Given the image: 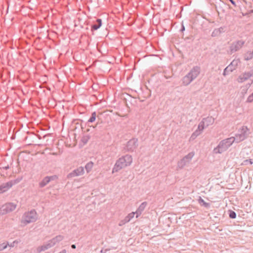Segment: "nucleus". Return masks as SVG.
Returning a JSON list of instances; mask_svg holds the SVG:
<instances>
[{
	"mask_svg": "<svg viewBox=\"0 0 253 253\" xmlns=\"http://www.w3.org/2000/svg\"><path fill=\"white\" fill-rule=\"evenodd\" d=\"M132 162V158L131 155L126 154L120 158L116 162L113 169L112 173L119 171L121 169L129 166Z\"/></svg>",
	"mask_w": 253,
	"mask_h": 253,
	"instance_id": "1",
	"label": "nucleus"
},
{
	"mask_svg": "<svg viewBox=\"0 0 253 253\" xmlns=\"http://www.w3.org/2000/svg\"><path fill=\"white\" fill-rule=\"evenodd\" d=\"M201 72L200 67L196 66L193 67L190 71L181 80L183 85L187 86L195 80L199 75Z\"/></svg>",
	"mask_w": 253,
	"mask_h": 253,
	"instance_id": "2",
	"label": "nucleus"
},
{
	"mask_svg": "<svg viewBox=\"0 0 253 253\" xmlns=\"http://www.w3.org/2000/svg\"><path fill=\"white\" fill-rule=\"evenodd\" d=\"M38 219V215L35 210H31L24 213L22 215L20 222L22 226H25L29 223L36 222Z\"/></svg>",
	"mask_w": 253,
	"mask_h": 253,
	"instance_id": "3",
	"label": "nucleus"
},
{
	"mask_svg": "<svg viewBox=\"0 0 253 253\" xmlns=\"http://www.w3.org/2000/svg\"><path fill=\"white\" fill-rule=\"evenodd\" d=\"M234 142L235 139L231 137L221 140L217 147L214 148L213 150V153L215 154H221L225 152Z\"/></svg>",
	"mask_w": 253,
	"mask_h": 253,
	"instance_id": "4",
	"label": "nucleus"
},
{
	"mask_svg": "<svg viewBox=\"0 0 253 253\" xmlns=\"http://www.w3.org/2000/svg\"><path fill=\"white\" fill-rule=\"evenodd\" d=\"M16 205L12 203H6L0 207V215L5 214L15 210Z\"/></svg>",
	"mask_w": 253,
	"mask_h": 253,
	"instance_id": "5",
	"label": "nucleus"
},
{
	"mask_svg": "<svg viewBox=\"0 0 253 253\" xmlns=\"http://www.w3.org/2000/svg\"><path fill=\"white\" fill-rule=\"evenodd\" d=\"M195 155L193 152H190L187 155L184 156L181 160H180L177 163V166L180 169H182L188 165L192 160L193 157Z\"/></svg>",
	"mask_w": 253,
	"mask_h": 253,
	"instance_id": "6",
	"label": "nucleus"
},
{
	"mask_svg": "<svg viewBox=\"0 0 253 253\" xmlns=\"http://www.w3.org/2000/svg\"><path fill=\"white\" fill-rule=\"evenodd\" d=\"M248 128L246 126H243L241 130L240 133L237 134L235 137H232L235 139V142L239 143L245 140L248 135Z\"/></svg>",
	"mask_w": 253,
	"mask_h": 253,
	"instance_id": "7",
	"label": "nucleus"
},
{
	"mask_svg": "<svg viewBox=\"0 0 253 253\" xmlns=\"http://www.w3.org/2000/svg\"><path fill=\"white\" fill-rule=\"evenodd\" d=\"M19 180H11L7 182L2 183L0 185V194H1L3 192L7 191L9 189H10L13 185L17 183Z\"/></svg>",
	"mask_w": 253,
	"mask_h": 253,
	"instance_id": "8",
	"label": "nucleus"
},
{
	"mask_svg": "<svg viewBox=\"0 0 253 253\" xmlns=\"http://www.w3.org/2000/svg\"><path fill=\"white\" fill-rule=\"evenodd\" d=\"M245 42L242 40H240L233 42L230 46V50L231 53H234L238 51L243 46Z\"/></svg>",
	"mask_w": 253,
	"mask_h": 253,
	"instance_id": "9",
	"label": "nucleus"
},
{
	"mask_svg": "<svg viewBox=\"0 0 253 253\" xmlns=\"http://www.w3.org/2000/svg\"><path fill=\"white\" fill-rule=\"evenodd\" d=\"M137 141V139L135 138H132L129 140L125 147L126 150L129 152L133 151L138 145Z\"/></svg>",
	"mask_w": 253,
	"mask_h": 253,
	"instance_id": "10",
	"label": "nucleus"
},
{
	"mask_svg": "<svg viewBox=\"0 0 253 253\" xmlns=\"http://www.w3.org/2000/svg\"><path fill=\"white\" fill-rule=\"evenodd\" d=\"M253 76V70L249 72H245L241 74L237 79V82L239 83H242L247 81Z\"/></svg>",
	"mask_w": 253,
	"mask_h": 253,
	"instance_id": "11",
	"label": "nucleus"
},
{
	"mask_svg": "<svg viewBox=\"0 0 253 253\" xmlns=\"http://www.w3.org/2000/svg\"><path fill=\"white\" fill-rule=\"evenodd\" d=\"M84 169L82 167H80L77 169L74 170L72 172L68 174V178L74 177L75 176H78L82 175L84 174Z\"/></svg>",
	"mask_w": 253,
	"mask_h": 253,
	"instance_id": "12",
	"label": "nucleus"
},
{
	"mask_svg": "<svg viewBox=\"0 0 253 253\" xmlns=\"http://www.w3.org/2000/svg\"><path fill=\"white\" fill-rule=\"evenodd\" d=\"M56 175H53L50 176H45L43 179L39 183L40 187L42 188L46 186L50 181L55 180L57 179Z\"/></svg>",
	"mask_w": 253,
	"mask_h": 253,
	"instance_id": "13",
	"label": "nucleus"
},
{
	"mask_svg": "<svg viewBox=\"0 0 253 253\" xmlns=\"http://www.w3.org/2000/svg\"><path fill=\"white\" fill-rule=\"evenodd\" d=\"M52 247L51 245L50 244L49 241L46 243L44 244L42 246H39L37 249V251L38 253H40L42 252H44L50 248Z\"/></svg>",
	"mask_w": 253,
	"mask_h": 253,
	"instance_id": "14",
	"label": "nucleus"
},
{
	"mask_svg": "<svg viewBox=\"0 0 253 253\" xmlns=\"http://www.w3.org/2000/svg\"><path fill=\"white\" fill-rule=\"evenodd\" d=\"M240 63V60L239 59H235L227 67L230 69V71L232 72L237 68Z\"/></svg>",
	"mask_w": 253,
	"mask_h": 253,
	"instance_id": "15",
	"label": "nucleus"
},
{
	"mask_svg": "<svg viewBox=\"0 0 253 253\" xmlns=\"http://www.w3.org/2000/svg\"><path fill=\"white\" fill-rule=\"evenodd\" d=\"M147 203L146 202H144L141 204V205L139 206V207L135 211L136 214V218L138 217L141 214L142 212L145 209Z\"/></svg>",
	"mask_w": 253,
	"mask_h": 253,
	"instance_id": "16",
	"label": "nucleus"
},
{
	"mask_svg": "<svg viewBox=\"0 0 253 253\" xmlns=\"http://www.w3.org/2000/svg\"><path fill=\"white\" fill-rule=\"evenodd\" d=\"M64 239V237L62 235H58L55 237L52 238V239L49 241L50 244L51 245L52 247L55 245L57 243L60 242Z\"/></svg>",
	"mask_w": 253,
	"mask_h": 253,
	"instance_id": "17",
	"label": "nucleus"
},
{
	"mask_svg": "<svg viewBox=\"0 0 253 253\" xmlns=\"http://www.w3.org/2000/svg\"><path fill=\"white\" fill-rule=\"evenodd\" d=\"M202 121L204 123L206 127L211 125L214 122V119L212 117H208L203 119Z\"/></svg>",
	"mask_w": 253,
	"mask_h": 253,
	"instance_id": "18",
	"label": "nucleus"
},
{
	"mask_svg": "<svg viewBox=\"0 0 253 253\" xmlns=\"http://www.w3.org/2000/svg\"><path fill=\"white\" fill-rule=\"evenodd\" d=\"M253 58V51H248L244 54V59L245 60L248 61L252 59Z\"/></svg>",
	"mask_w": 253,
	"mask_h": 253,
	"instance_id": "19",
	"label": "nucleus"
},
{
	"mask_svg": "<svg viewBox=\"0 0 253 253\" xmlns=\"http://www.w3.org/2000/svg\"><path fill=\"white\" fill-rule=\"evenodd\" d=\"M97 24H94L92 26V29L94 30H96L99 29L102 24V21L100 19H98L96 20Z\"/></svg>",
	"mask_w": 253,
	"mask_h": 253,
	"instance_id": "20",
	"label": "nucleus"
},
{
	"mask_svg": "<svg viewBox=\"0 0 253 253\" xmlns=\"http://www.w3.org/2000/svg\"><path fill=\"white\" fill-rule=\"evenodd\" d=\"M201 133L199 130H196L191 135L190 140H194L198 136H199Z\"/></svg>",
	"mask_w": 253,
	"mask_h": 253,
	"instance_id": "21",
	"label": "nucleus"
},
{
	"mask_svg": "<svg viewBox=\"0 0 253 253\" xmlns=\"http://www.w3.org/2000/svg\"><path fill=\"white\" fill-rule=\"evenodd\" d=\"M93 166V163L92 162H90L87 163L85 166V169L86 170V172H89L91 169H92Z\"/></svg>",
	"mask_w": 253,
	"mask_h": 253,
	"instance_id": "22",
	"label": "nucleus"
},
{
	"mask_svg": "<svg viewBox=\"0 0 253 253\" xmlns=\"http://www.w3.org/2000/svg\"><path fill=\"white\" fill-rule=\"evenodd\" d=\"M253 83V80H251V82L249 83L246 86L245 88H244L242 89L241 91V93L243 94V95H244L246 93H247L248 88L250 87V86L252 85V84Z\"/></svg>",
	"mask_w": 253,
	"mask_h": 253,
	"instance_id": "23",
	"label": "nucleus"
},
{
	"mask_svg": "<svg viewBox=\"0 0 253 253\" xmlns=\"http://www.w3.org/2000/svg\"><path fill=\"white\" fill-rule=\"evenodd\" d=\"M206 126L204 124V123L201 121L198 125V128L196 130H199L200 131V132L202 133L205 127H206Z\"/></svg>",
	"mask_w": 253,
	"mask_h": 253,
	"instance_id": "24",
	"label": "nucleus"
},
{
	"mask_svg": "<svg viewBox=\"0 0 253 253\" xmlns=\"http://www.w3.org/2000/svg\"><path fill=\"white\" fill-rule=\"evenodd\" d=\"M198 202L201 205L204 206L205 207H208L209 206V204L206 203L201 197H199Z\"/></svg>",
	"mask_w": 253,
	"mask_h": 253,
	"instance_id": "25",
	"label": "nucleus"
},
{
	"mask_svg": "<svg viewBox=\"0 0 253 253\" xmlns=\"http://www.w3.org/2000/svg\"><path fill=\"white\" fill-rule=\"evenodd\" d=\"M96 113L95 112H93L91 114V116L88 120V122L92 123V122H94L96 119Z\"/></svg>",
	"mask_w": 253,
	"mask_h": 253,
	"instance_id": "26",
	"label": "nucleus"
},
{
	"mask_svg": "<svg viewBox=\"0 0 253 253\" xmlns=\"http://www.w3.org/2000/svg\"><path fill=\"white\" fill-rule=\"evenodd\" d=\"M248 164L252 165L253 164V159H249V160H244L242 163L241 164V165H247Z\"/></svg>",
	"mask_w": 253,
	"mask_h": 253,
	"instance_id": "27",
	"label": "nucleus"
},
{
	"mask_svg": "<svg viewBox=\"0 0 253 253\" xmlns=\"http://www.w3.org/2000/svg\"><path fill=\"white\" fill-rule=\"evenodd\" d=\"M8 245V242H4L1 244H0V251H2L5 249Z\"/></svg>",
	"mask_w": 253,
	"mask_h": 253,
	"instance_id": "28",
	"label": "nucleus"
},
{
	"mask_svg": "<svg viewBox=\"0 0 253 253\" xmlns=\"http://www.w3.org/2000/svg\"><path fill=\"white\" fill-rule=\"evenodd\" d=\"M231 72H232L230 71V69L228 68V67H226L223 71V75L224 76H226L227 75L229 74Z\"/></svg>",
	"mask_w": 253,
	"mask_h": 253,
	"instance_id": "29",
	"label": "nucleus"
},
{
	"mask_svg": "<svg viewBox=\"0 0 253 253\" xmlns=\"http://www.w3.org/2000/svg\"><path fill=\"white\" fill-rule=\"evenodd\" d=\"M19 243V241L15 240L13 241V242L11 243L10 244L8 243V246L9 247H14L16 245H17Z\"/></svg>",
	"mask_w": 253,
	"mask_h": 253,
	"instance_id": "30",
	"label": "nucleus"
},
{
	"mask_svg": "<svg viewBox=\"0 0 253 253\" xmlns=\"http://www.w3.org/2000/svg\"><path fill=\"white\" fill-rule=\"evenodd\" d=\"M229 217L231 218H235L236 217V213L233 211H230Z\"/></svg>",
	"mask_w": 253,
	"mask_h": 253,
	"instance_id": "31",
	"label": "nucleus"
},
{
	"mask_svg": "<svg viewBox=\"0 0 253 253\" xmlns=\"http://www.w3.org/2000/svg\"><path fill=\"white\" fill-rule=\"evenodd\" d=\"M136 214L135 212H132L130 213H129L127 216L130 219H132L134 217V215Z\"/></svg>",
	"mask_w": 253,
	"mask_h": 253,
	"instance_id": "32",
	"label": "nucleus"
},
{
	"mask_svg": "<svg viewBox=\"0 0 253 253\" xmlns=\"http://www.w3.org/2000/svg\"><path fill=\"white\" fill-rule=\"evenodd\" d=\"M126 223V222H125V220L124 219H123L122 220H121L119 223V225L120 226H122L124 225H125Z\"/></svg>",
	"mask_w": 253,
	"mask_h": 253,
	"instance_id": "33",
	"label": "nucleus"
},
{
	"mask_svg": "<svg viewBox=\"0 0 253 253\" xmlns=\"http://www.w3.org/2000/svg\"><path fill=\"white\" fill-rule=\"evenodd\" d=\"M125 220V222L127 223L130 221V219L128 217V216H126L124 219Z\"/></svg>",
	"mask_w": 253,
	"mask_h": 253,
	"instance_id": "34",
	"label": "nucleus"
},
{
	"mask_svg": "<svg viewBox=\"0 0 253 253\" xmlns=\"http://www.w3.org/2000/svg\"><path fill=\"white\" fill-rule=\"evenodd\" d=\"M231 2V3L234 5H236L235 4V1L233 0H229Z\"/></svg>",
	"mask_w": 253,
	"mask_h": 253,
	"instance_id": "35",
	"label": "nucleus"
},
{
	"mask_svg": "<svg viewBox=\"0 0 253 253\" xmlns=\"http://www.w3.org/2000/svg\"><path fill=\"white\" fill-rule=\"evenodd\" d=\"M71 248H72V249H75V248H76V245H74V244L72 245V246H71Z\"/></svg>",
	"mask_w": 253,
	"mask_h": 253,
	"instance_id": "36",
	"label": "nucleus"
},
{
	"mask_svg": "<svg viewBox=\"0 0 253 253\" xmlns=\"http://www.w3.org/2000/svg\"><path fill=\"white\" fill-rule=\"evenodd\" d=\"M243 1L246 4H247V1L246 0H243Z\"/></svg>",
	"mask_w": 253,
	"mask_h": 253,
	"instance_id": "37",
	"label": "nucleus"
},
{
	"mask_svg": "<svg viewBox=\"0 0 253 253\" xmlns=\"http://www.w3.org/2000/svg\"><path fill=\"white\" fill-rule=\"evenodd\" d=\"M184 29H185V28H184V26H183V27H182V30H184Z\"/></svg>",
	"mask_w": 253,
	"mask_h": 253,
	"instance_id": "38",
	"label": "nucleus"
},
{
	"mask_svg": "<svg viewBox=\"0 0 253 253\" xmlns=\"http://www.w3.org/2000/svg\"><path fill=\"white\" fill-rule=\"evenodd\" d=\"M214 34V31L212 33V36H213V34Z\"/></svg>",
	"mask_w": 253,
	"mask_h": 253,
	"instance_id": "39",
	"label": "nucleus"
},
{
	"mask_svg": "<svg viewBox=\"0 0 253 253\" xmlns=\"http://www.w3.org/2000/svg\"><path fill=\"white\" fill-rule=\"evenodd\" d=\"M8 169V167H5V169Z\"/></svg>",
	"mask_w": 253,
	"mask_h": 253,
	"instance_id": "40",
	"label": "nucleus"
},
{
	"mask_svg": "<svg viewBox=\"0 0 253 253\" xmlns=\"http://www.w3.org/2000/svg\"><path fill=\"white\" fill-rule=\"evenodd\" d=\"M101 253H103V250H102L101 251Z\"/></svg>",
	"mask_w": 253,
	"mask_h": 253,
	"instance_id": "41",
	"label": "nucleus"
}]
</instances>
